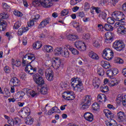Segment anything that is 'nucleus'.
Masks as SVG:
<instances>
[{
	"label": "nucleus",
	"mask_w": 126,
	"mask_h": 126,
	"mask_svg": "<svg viewBox=\"0 0 126 126\" xmlns=\"http://www.w3.org/2000/svg\"><path fill=\"white\" fill-rule=\"evenodd\" d=\"M91 101H92V97L90 95H86L83 98L81 104V109L82 110H86L90 107L91 105Z\"/></svg>",
	"instance_id": "f257e3e1"
},
{
	"label": "nucleus",
	"mask_w": 126,
	"mask_h": 126,
	"mask_svg": "<svg viewBox=\"0 0 126 126\" xmlns=\"http://www.w3.org/2000/svg\"><path fill=\"white\" fill-rule=\"evenodd\" d=\"M35 55L29 53L26 54L23 58L22 60L23 65L27 66V65H30V63L35 61Z\"/></svg>",
	"instance_id": "f03ea898"
},
{
	"label": "nucleus",
	"mask_w": 126,
	"mask_h": 126,
	"mask_svg": "<svg viewBox=\"0 0 126 126\" xmlns=\"http://www.w3.org/2000/svg\"><path fill=\"white\" fill-rule=\"evenodd\" d=\"M112 17L116 21H120V22H125L126 16L123 12L119 11H115L112 14Z\"/></svg>",
	"instance_id": "7ed1b4c3"
},
{
	"label": "nucleus",
	"mask_w": 126,
	"mask_h": 126,
	"mask_svg": "<svg viewBox=\"0 0 126 126\" xmlns=\"http://www.w3.org/2000/svg\"><path fill=\"white\" fill-rule=\"evenodd\" d=\"M113 47L118 52H123L126 48V44L122 40H116L113 43Z\"/></svg>",
	"instance_id": "20e7f679"
},
{
	"label": "nucleus",
	"mask_w": 126,
	"mask_h": 126,
	"mask_svg": "<svg viewBox=\"0 0 126 126\" xmlns=\"http://www.w3.org/2000/svg\"><path fill=\"white\" fill-rule=\"evenodd\" d=\"M33 4L34 5H42L43 7L45 8H49L51 6H53V1L52 0H43V1H38L33 0L32 1Z\"/></svg>",
	"instance_id": "39448f33"
},
{
	"label": "nucleus",
	"mask_w": 126,
	"mask_h": 126,
	"mask_svg": "<svg viewBox=\"0 0 126 126\" xmlns=\"http://www.w3.org/2000/svg\"><path fill=\"white\" fill-rule=\"evenodd\" d=\"M102 56L107 61H111L114 58V52L110 48H105L103 50Z\"/></svg>",
	"instance_id": "423d86ee"
},
{
	"label": "nucleus",
	"mask_w": 126,
	"mask_h": 126,
	"mask_svg": "<svg viewBox=\"0 0 126 126\" xmlns=\"http://www.w3.org/2000/svg\"><path fill=\"white\" fill-rule=\"evenodd\" d=\"M71 84L73 88L79 89L82 87V81L81 79L78 77L72 78Z\"/></svg>",
	"instance_id": "0eeeda50"
},
{
	"label": "nucleus",
	"mask_w": 126,
	"mask_h": 126,
	"mask_svg": "<svg viewBox=\"0 0 126 126\" xmlns=\"http://www.w3.org/2000/svg\"><path fill=\"white\" fill-rule=\"evenodd\" d=\"M63 98L65 100L69 101V100H74V93L72 91H66L64 92V95H63Z\"/></svg>",
	"instance_id": "6e6552de"
},
{
	"label": "nucleus",
	"mask_w": 126,
	"mask_h": 126,
	"mask_svg": "<svg viewBox=\"0 0 126 126\" xmlns=\"http://www.w3.org/2000/svg\"><path fill=\"white\" fill-rule=\"evenodd\" d=\"M74 46L79 51H83L86 50V45L84 42L81 41H76L74 43Z\"/></svg>",
	"instance_id": "1a4fd4ad"
},
{
	"label": "nucleus",
	"mask_w": 126,
	"mask_h": 126,
	"mask_svg": "<svg viewBox=\"0 0 126 126\" xmlns=\"http://www.w3.org/2000/svg\"><path fill=\"white\" fill-rule=\"evenodd\" d=\"M52 66L55 69H59L61 66V60L58 58H54L51 60Z\"/></svg>",
	"instance_id": "9d476101"
},
{
	"label": "nucleus",
	"mask_w": 126,
	"mask_h": 126,
	"mask_svg": "<svg viewBox=\"0 0 126 126\" xmlns=\"http://www.w3.org/2000/svg\"><path fill=\"white\" fill-rule=\"evenodd\" d=\"M45 76L48 81L54 80V72L51 68L47 69L45 71Z\"/></svg>",
	"instance_id": "9b49d317"
},
{
	"label": "nucleus",
	"mask_w": 126,
	"mask_h": 126,
	"mask_svg": "<svg viewBox=\"0 0 126 126\" xmlns=\"http://www.w3.org/2000/svg\"><path fill=\"white\" fill-rule=\"evenodd\" d=\"M105 42L107 44L109 43H112L114 40V37H115V34L112 32H108L105 33Z\"/></svg>",
	"instance_id": "f8f14e48"
},
{
	"label": "nucleus",
	"mask_w": 126,
	"mask_h": 126,
	"mask_svg": "<svg viewBox=\"0 0 126 126\" xmlns=\"http://www.w3.org/2000/svg\"><path fill=\"white\" fill-rule=\"evenodd\" d=\"M117 121L119 122V123L126 122V116L125 112L119 111L117 113Z\"/></svg>",
	"instance_id": "ddd939ff"
},
{
	"label": "nucleus",
	"mask_w": 126,
	"mask_h": 126,
	"mask_svg": "<svg viewBox=\"0 0 126 126\" xmlns=\"http://www.w3.org/2000/svg\"><path fill=\"white\" fill-rule=\"evenodd\" d=\"M25 70L27 73L29 74H34L35 72H37V68L33 67L30 64L26 66Z\"/></svg>",
	"instance_id": "4468645a"
},
{
	"label": "nucleus",
	"mask_w": 126,
	"mask_h": 126,
	"mask_svg": "<svg viewBox=\"0 0 126 126\" xmlns=\"http://www.w3.org/2000/svg\"><path fill=\"white\" fill-rule=\"evenodd\" d=\"M50 23H51V18H46L40 22L38 26V28H44V27H46Z\"/></svg>",
	"instance_id": "2eb2a0df"
},
{
	"label": "nucleus",
	"mask_w": 126,
	"mask_h": 126,
	"mask_svg": "<svg viewBox=\"0 0 126 126\" xmlns=\"http://www.w3.org/2000/svg\"><path fill=\"white\" fill-rule=\"evenodd\" d=\"M84 118L85 120L90 122H92L93 121V119H94L93 114L90 112L85 113L84 115Z\"/></svg>",
	"instance_id": "dca6fc26"
},
{
	"label": "nucleus",
	"mask_w": 126,
	"mask_h": 126,
	"mask_svg": "<svg viewBox=\"0 0 126 126\" xmlns=\"http://www.w3.org/2000/svg\"><path fill=\"white\" fill-rule=\"evenodd\" d=\"M25 95V93L23 91H21L17 93L15 95V99L16 100H18V101H19L20 100H22L23 99V97Z\"/></svg>",
	"instance_id": "f3484780"
},
{
	"label": "nucleus",
	"mask_w": 126,
	"mask_h": 126,
	"mask_svg": "<svg viewBox=\"0 0 126 126\" xmlns=\"http://www.w3.org/2000/svg\"><path fill=\"white\" fill-rule=\"evenodd\" d=\"M88 55L90 58L92 59V60H95V61H98V60H99V56L98 55L92 51H89Z\"/></svg>",
	"instance_id": "a211bd4d"
},
{
	"label": "nucleus",
	"mask_w": 126,
	"mask_h": 126,
	"mask_svg": "<svg viewBox=\"0 0 126 126\" xmlns=\"http://www.w3.org/2000/svg\"><path fill=\"white\" fill-rule=\"evenodd\" d=\"M100 83H101V81L98 78H95L93 80V85L94 88H99Z\"/></svg>",
	"instance_id": "6ab92c4d"
},
{
	"label": "nucleus",
	"mask_w": 126,
	"mask_h": 126,
	"mask_svg": "<svg viewBox=\"0 0 126 126\" xmlns=\"http://www.w3.org/2000/svg\"><path fill=\"white\" fill-rule=\"evenodd\" d=\"M49 90V88H48V86L47 85H44L42 86L40 89H38V91L40 92V93L43 94V95H46V94H48V91Z\"/></svg>",
	"instance_id": "aec40b11"
},
{
	"label": "nucleus",
	"mask_w": 126,
	"mask_h": 126,
	"mask_svg": "<svg viewBox=\"0 0 126 126\" xmlns=\"http://www.w3.org/2000/svg\"><path fill=\"white\" fill-rule=\"evenodd\" d=\"M66 38L67 40H69V41H75V40L79 39V37H78L77 35L73 34H69L67 35Z\"/></svg>",
	"instance_id": "412c9836"
},
{
	"label": "nucleus",
	"mask_w": 126,
	"mask_h": 126,
	"mask_svg": "<svg viewBox=\"0 0 126 126\" xmlns=\"http://www.w3.org/2000/svg\"><path fill=\"white\" fill-rule=\"evenodd\" d=\"M100 65L105 69H109L111 67L110 63L106 61H102L100 62Z\"/></svg>",
	"instance_id": "4be33fe9"
},
{
	"label": "nucleus",
	"mask_w": 126,
	"mask_h": 126,
	"mask_svg": "<svg viewBox=\"0 0 126 126\" xmlns=\"http://www.w3.org/2000/svg\"><path fill=\"white\" fill-rule=\"evenodd\" d=\"M117 32L119 34H121V35H125V34H126V28L122 25L117 28Z\"/></svg>",
	"instance_id": "5701e85b"
},
{
	"label": "nucleus",
	"mask_w": 126,
	"mask_h": 126,
	"mask_svg": "<svg viewBox=\"0 0 126 126\" xmlns=\"http://www.w3.org/2000/svg\"><path fill=\"white\" fill-rule=\"evenodd\" d=\"M10 83H12L13 86H18L20 84V81L16 77H13L10 81Z\"/></svg>",
	"instance_id": "b1692460"
},
{
	"label": "nucleus",
	"mask_w": 126,
	"mask_h": 126,
	"mask_svg": "<svg viewBox=\"0 0 126 126\" xmlns=\"http://www.w3.org/2000/svg\"><path fill=\"white\" fill-rule=\"evenodd\" d=\"M103 99H104V102L107 101V96L104 94H99L97 95V102L102 103L103 102Z\"/></svg>",
	"instance_id": "393cba45"
},
{
	"label": "nucleus",
	"mask_w": 126,
	"mask_h": 126,
	"mask_svg": "<svg viewBox=\"0 0 126 126\" xmlns=\"http://www.w3.org/2000/svg\"><path fill=\"white\" fill-rule=\"evenodd\" d=\"M34 81L35 83L39 86H43V85H45V81L44 80V78L42 77L38 78Z\"/></svg>",
	"instance_id": "a878e982"
},
{
	"label": "nucleus",
	"mask_w": 126,
	"mask_h": 126,
	"mask_svg": "<svg viewBox=\"0 0 126 126\" xmlns=\"http://www.w3.org/2000/svg\"><path fill=\"white\" fill-rule=\"evenodd\" d=\"M103 113L107 119H110L111 120V119L113 118V113L109 110V109H104L103 110Z\"/></svg>",
	"instance_id": "bb28decb"
},
{
	"label": "nucleus",
	"mask_w": 126,
	"mask_h": 126,
	"mask_svg": "<svg viewBox=\"0 0 126 126\" xmlns=\"http://www.w3.org/2000/svg\"><path fill=\"white\" fill-rule=\"evenodd\" d=\"M4 118L5 120H7V123L10 125V126H14V119L9 117L7 115H4Z\"/></svg>",
	"instance_id": "cd10ccee"
},
{
	"label": "nucleus",
	"mask_w": 126,
	"mask_h": 126,
	"mask_svg": "<svg viewBox=\"0 0 126 126\" xmlns=\"http://www.w3.org/2000/svg\"><path fill=\"white\" fill-rule=\"evenodd\" d=\"M29 30V28L28 27H24L20 28L18 31V34L19 36H21L23 33H25V32H27V31Z\"/></svg>",
	"instance_id": "c85d7f7f"
},
{
	"label": "nucleus",
	"mask_w": 126,
	"mask_h": 126,
	"mask_svg": "<svg viewBox=\"0 0 126 126\" xmlns=\"http://www.w3.org/2000/svg\"><path fill=\"white\" fill-rule=\"evenodd\" d=\"M93 46L97 49H99L101 47V40L97 38L93 40Z\"/></svg>",
	"instance_id": "c756f323"
},
{
	"label": "nucleus",
	"mask_w": 126,
	"mask_h": 126,
	"mask_svg": "<svg viewBox=\"0 0 126 126\" xmlns=\"http://www.w3.org/2000/svg\"><path fill=\"white\" fill-rule=\"evenodd\" d=\"M6 22L4 21H0V32L4 31L6 29Z\"/></svg>",
	"instance_id": "7c9ffc66"
},
{
	"label": "nucleus",
	"mask_w": 126,
	"mask_h": 126,
	"mask_svg": "<svg viewBox=\"0 0 126 126\" xmlns=\"http://www.w3.org/2000/svg\"><path fill=\"white\" fill-rule=\"evenodd\" d=\"M63 52V48L61 47H58L54 50V54L55 56H59V55H62Z\"/></svg>",
	"instance_id": "2f4dec72"
},
{
	"label": "nucleus",
	"mask_w": 126,
	"mask_h": 126,
	"mask_svg": "<svg viewBox=\"0 0 126 126\" xmlns=\"http://www.w3.org/2000/svg\"><path fill=\"white\" fill-rule=\"evenodd\" d=\"M33 48L36 50H39L40 48L42 47V42L37 41L35 43H34L32 45Z\"/></svg>",
	"instance_id": "473e14b6"
},
{
	"label": "nucleus",
	"mask_w": 126,
	"mask_h": 126,
	"mask_svg": "<svg viewBox=\"0 0 126 126\" xmlns=\"http://www.w3.org/2000/svg\"><path fill=\"white\" fill-rule=\"evenodd\" d=\"M43 48L45 51L47 52V53H52V52H53V47H52V46L50 45H44L43 46Z\"/></svg>",
	"instance_id": "72a5a7b5"
},
{
	"label": "nucleus",
	"mask_w": 126,
	"mask_h": 126,
	"mask_svg": "<svg viewBox=\"0 0 126 126\" xmlns=\"http://www.w3.org/2000/svg\"><path fill=\"white\" fill-rule=\"evenodd\" d=\"M118 84H119L118 80L116 78H112L111 79V82L109 83V86H116V85H118Z\"/></svg>",
	"instance_id": "f704fd0d"
},
{
	"label": "nucleus",
	"mask_w": 126,
	"mask_h": 126,
	"mask_svg": "<svg viewBox=\"0 0 126 126\" xmlns=\"http://www.w3.org/2000/svg\"><path fill=\"white\" fill-rule=\"evenodd\" d=\"M33 122H34V119L31 117H27V118L25 119V123L26 125H32Z\"/></svg>",
	"instance_id": "c9c22d12"
},
{
	"label": "nucleus",
	"mask_w": 126,
	"mask_h": 126,
	"mask_svg": "<svg viewBox=\"0 0 126 126\" xmlns=\"http://www.w3.org/2000/svg\"><path fill=\"white\" fill-rule=\"evenodd\" d=\"M61 56H63L64 58H68V57H69V52H68V50L66 48H64V50H63V52H62Z\"/></svg>",
	"instance_id": "e433bc0d"
},
{
	"label": "nucleus",
	"mask_w": 126,
	"mask_h": 126,
	"mask_svg": "<svg viewBox=\"0 0 126 126\" xmlns=\"http://www.w3.org/2000/svg\"><path fill=\"white\" fill-rule=\"evenodd\" d=\"M57 110V106H54L52 108H51L50 110L48 111L47 112V115L48 116H52L53 114L54 113H56V111Z\"/></svg>",
	"instance_id": "4c0bfd02"
},
{
	"label": "nucleus",
	"mask_w": 126,
	"mask_h": 126,
	"mask_svg": "<svg viewBox=\"0 0 126 126\" xmlns=\"http://www.w3.org/2000/svg\"><path fill=\"white\" fill-rule=\"evenodd\" d=\"M69 50L71 52L72 54L73 55H74L75 56H77V55L79 54V51L77 50L76 49L72 48V47H70L69 48Z\"/></svg>",
	"instance_id": "58836bf2"
},
{
	"label": "nucleus",
	"mask_w": 126,
	"mask_h": 126,
	"mask_svg": "<svg viewBox=\"0 0 126 126\" xmlns=\"http://www.w3.org/2000/svg\"><path fill=\"white\" fill-rule=\"evenodd\" d=\"M104 29L106 31H113L114 28L109 24H105L104 25Z\"/></svg>",
	"instance_id": "ea45409f"
},
{
	"label": "nucleus",
	"mask_w": 126,
	"mask_h": 126,
	"mask_svg": "<svg viewBox=\"0 0 126 126\" xmlns=\"http://www.w3.org/2000/svg\"><path fill=\"white\" fill-rule=\"evenodd\" d=\"M21 124V119L16 117L14 118V125L15 126H20Z\"/></svg>",
	"instance_id": "a19ab883"
},
{
	"label": "nucleus",
	"mask_w": 126,
	"mask_h": 126,
	"mask_svg": "<svg viewBox=\"0 0 126 126\" xmlns=\"http://www.w3.org/2000/svg\"><path fill=\"white\" fill-rule=\"evenodd\" d=\"M8 14L5 13H1L0 14V21H3L2 19H7L8 18Z\"/></svg>",
	"instance_id": "79ce46f5"
},
{
	"label": "nucleus",
	"mask_w": 126,
	"mask_h": 126,
	"mask_svg": "<svg viewBox=\"0 0 126 126\" xmlns=\"http://www.w3.org/2000/svg\"><path fill=\"white\" fill-rule=\"evenodd\" d=\"M19 113L21 118H23L24 119H26V118H28V117L29 116V115L26 113L24 112V111L22 109L20 111Z\"/></svg>",
	"instance_id": "37998d69"
},
{
	"label": "nucleus",
	"mask_w": 126,
	"mask_h": 126,
	"mask_svg": "<svg viewBox=\"0 0 126 126\" xmlns=\"http://www.w3.org/2000/svg\"><path fill=\"white\" fill-rule=\"evenodd\" d=\"M92 108L94 111H98L100 109V105L97 103H94L92 105Z\"/></svg>",
	"instance_id": "c03bdc74"
},
{
	"label": "nucleus",
	"mask_w": 126,
	"mask_h": 126,
	"mask_svg": "<svg viewBox=\"0 0 126 126\" xmlns=\"http://www.w3.org/2000/svg\"><path fill=\"white\" fill-rule=\"evenodd\" d=\"M2 6L3 9H4L5 11H9L10 10V7L9 5L7 4V3L5 2L2 3Z\"/></svg>",
	"instance_id": "a18cd8bd"
},
{
	"label": "nucleus",
	"mask_w": 126,
	"mask_h": 126,
	"mask_svg": "<svg viewBox=\"0 0 126 126\" xmlns=\"http://www.w3.org/2000/svg\"><path fill=\"white\" fill-rule=\"evenodd\" d=\"M99 18H102L103 20H105L107 18V14L104 12H101L99 13L98 15Z\"/></svg>",
	"instance_id": "49530a36"
},
{
	"label": "nucleus",
	"mask_w": 126,
	"mask_h": 126,
	"mask_svg": "<svg viewBox=\"0 0 126 126\" xmlns=\"http://www.w3.org/2000/svg\"><path fill=\"white\" fill-rule=\"evenodd\" d=\"M72 25L73 26V27H74L75 28L77 29V30L78 31V32H81V31L80 30V28H79V23L76 22H74L72 23Z\"/></svg>",
	"instance_id": "de8ad7c7"
},
{
	"label": "nucleus",
	"mask_w": 126,
	"mask_h": 126,
	"mask_svg": "<svg viewBox=\"0 0 126 126\" xmlns=\"http://www.w3.org/2000/svg\"><path fill=\"white\" fill-rule=\"evenodd\" d=\"M114 62L116 63H119V64H123V63H124V60L119 57L115 58Z\"/></svg>",
	"instance_id": "09e8293b"
},
{
	"label": "nucleus",
	"mask_w": 126,
	"mask_h": 126,
	"mask_svg": "<svg viewBox=\"0 0 126 126\" xmlns=\"http://www.w3.org/2000/svg\"><path fill=\"white\" fill-rule=\"evenodd\" d=\"M97 73L100 76H103L105 74V71L103 68H99L97 69Z\"/></svg>",
	"instance_id": "8fccbe9b"
},
{
	"label": "nucleus",
	"mask_w": 126,
	"mask_h": 126,
	"mask_svg": "<svg viewBox=\"0 0 126 126\" xmlns=\"http://www.w3.org/2000/svg\"><path fill=\"white\" fill-rule=\"evenodd\" d=\"M12 64L15 66H17V67H19V66L21 65V62L16 60L15 61L12 62Z\"/></svg>",
	"instance_id": "3c124183"
},
{
	"label": "nucleus",
	"mask_w": 126,
	"mask_h": 126,
	"mask_svg": "<svg viewBox=\"0 0 126 126\" xmlns=\"http://www.w3.org/2000/svg\"><path fill=\"white\" fill-rule=\"evenodd\" d=\"M13 13L14 15H15L16 16H18V17H22V16H23L22 13L18 10L14 11Z\"/></svg>",
	"instance_id": "603ef678"
},
{
	"label": "nucleus",
	"mask_w": 126,
	"mask_h": 126,
	"mask_svg": "<svg viewBox=\"0 0 126 126\" xmlns=\"http://www.w3.org/2000/svg\"><path fill=\"white\" fill-rule=\"evenodd\" d=\"M24 113H26L29 116L30 115L31 113V111L30 110V108L28 107H25L22 109Z\"/></svg>",
	"instance_id": "864d4df0"
},
{
	"label": "nucleus",
	"mask_w": 126,
	"mask_h": 126,
	"mask_svg": "<svg viewBox=\"0 0 126 126\" xmlns=\"http://www.w3.org/2000/svg\"><path fill=\"white\" fill-rule=\"evenodd\" d=\"M21 26V22L19 21H17L14 25V29H18Z\"/></svg>",
	"instance_id": "5fc2aeb1"
},
{
	"label": "nucleus",
	"mask_w": 126,
	"mask_h": 126,
	"mask_svg": "<svg viewBox=\"0 0 126 126\" xmlns=\"http://www.w3.org/2000/svg\"><path fill=\"white\" fill-rule=\"evenodd\" d=\"M107 22L109 23V24H114L115 20L112 17H108L107 19Z\"/></svg>",
	"instance_id": "6e6d98bb"
},
{
	"label": "nucleus",
	"mask_w": 126,
	"mask_h": 126,
	"mask_svg": "<svg viewBox=\"0 0 126 126\" xmlns=\"http://www.w3.org/2000/svg\"><path fill=\"white\" fill-rule=\"evenodd\" d=\"M106 75L108 77H110V78H112L113 77V70H109L106 71Z\"/></svg>",
	"instance_id": "4d7b16f0"
},
{
	"label": "nucleus",
	"mask_w": 126,
	"mask_h": 126,
	"mask_svg": "<svg viewBox=\"0 0 126 126\" xmlns=\"http://www.w3.org/2000/svg\"><path fill=\"white\" fill-rule=\"evenodd\" d=\"M100 91H101V92H102V93H105L106 92H108L109 91L108 86L102 87V88H100Z\"/></svg>",
	"instance_id": "13d9d810"
},
{
	"label": "nucleus",
	"mask_w": 126,
	"mask_h": 126,
	"mask_svg": "<svg viewBox=\"0 0 126 126\" xmlns=\"http://www.w3.org/2000/svg\"><path fill=\"white\" fill-rule=\"evenodd\" d=\"M29 93L30 95L32 97V98H34V97H36V96L38 95V93H36V92L34 91H30Z\"/></svg>",
	"instance_id": "bf43d9fd"
},
{
	"label": "nucleus",
	"mask_w": 126,
	"mask_h": 126,
	"mask_svg": "<svg viewBox=\"0 0 126 126\" xmlns=\"http://www.w3.org/2000/svg\"><path fill=\"white\" fill-rule=\"evenodd\" d=\"M61 16H64L68 14V10L67 9H64L61 12Z\"/></svg>",
	"instance_id": "052dcab7"
},
{
	"label": "nucleus",
	"mask_w": 126,
	"mask_h": 126,
	"mask_svg": "<svg viewBox=\"0 0 126 126\" xmlns=\"http://www.w3.org/2000/svg\"><path fill=\"white\" fill-rule=\"evenodd\" d=\"M35 22H36L34 21L33 19H32V20H30V22L28 23L29 27H31V26H33L34 24H35Z\"/></svg>",
	"instance_id": "680f3d73"
},
{
	"label": "nucleus",
	"mask_w": 126,
	"mask_h": 126,
	"mask_svg": "<svg viewBox=\"0 0 126 126\" xmlns=\"http://www.w3.org/2000/svg\"><path fill=\"white\" fill-rule=\"evenodd\" d=\"M122 102L123 106L126 107V95L122 97Z\"/></svg>",
	"instance_id": "e2e57ef3"
},
{
	"label": "nucleus",
	"mask_w": 126,
	"mask_h": 126,
	"mask_svg": "<svg viewBox=\"0 0 126 126\" xmlns=\"http://www.w3.org/2000/svg\"><path fill=\"white\" fill-rule=\"evenodd\" d=\"M83 38L85 40H89L90 39V34L89 33H84L83 35Z\"/></svg>",
	"instance_id": "0e129e2a"
},
{
	"label": "nucleus",
	"mask_w": 126,
	"mask_h": 126,
	"mask_svg": "<svg viewBox=\"0 0 126 126\" xmlns=\"http://www.w3.org/2000/svg\"><path fill=\"white\" fill-rule=\"evenodd\" d=\"M77 16H78V17L83 18V17H84V16H85V14L83 12H78L77 13Z\"/></svg>",
	"instance_id": "69168bd1"
},
{
	"label": "nucleus",
	"mask_w": 126,
	"mask_h": 126,
	"mask_svg": "<svg viewBox=\"0 0 126 126\" xmlns=\"http://www.w3.org/2000/svg\"><path fill=\"white\" fill-rule=\"evenodd\" d=\"M19 76L20 78L23 80V79H25V78H26V74L25 73H21L19 74Z\"/></svg>",
	"instance_id": "338daca9"
},
{
	"label": "nucleus",
	"mask_w": 126,
	"mask_h": 126,
	"mask_svg": "<svg viewBox=\"0 0 126 126\" xmlns=\"http://www.w3.org/2000/svg\"><path fill=\"white\" fill-rule=\"evenodd\" d=\"M85 10H88L90 8V4L88 2H86L84 4Z\"/></svg>",
	"instance_id": "774afa93"
}]
</instances>
